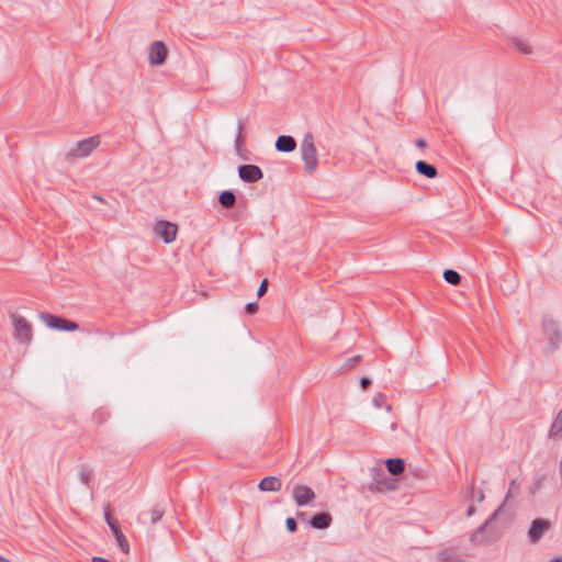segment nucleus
Masks as SVG:
<instances>
[{"label":"nucleus","instance_id":"obj_1","mask_svg":"<svg viewBox=\"0 0 562 562\" xmlns=\"http://www.w3.org/2000/svg\"><path fill=\"white\" fill-rule=\"evenodd\" d=\"M504 504L486 519L476 530L471 535L470 540L474 544H490L497 541L502 537V529L497 527L495 519L502 512Z\"/></svg>","mask_w":562,"mask_h":562},{"label":"nucleus","instance_id":"obj_2","mask_svg":"<svg viewBox=\"0 0 562 562\" xmlns=\"http://www.w3.org/2000/svg\"><path fill=\"white\" fill-rule=\"evenodd\" d=\"M301 155L304 162V170L306 173L312 175L318 168L317 149L314 144V136L312 133H306L301 143Z\"/></svg>","mask_w":562,"mask_h":562},{"label":"nucleus","instance_id":"obj_3","mask_svg":"<svg viewBox=\"0 0 562 562\" xmlns=\"http://www.w3.org/2000/svg\"><path fill=\"white\" fill-rule=\"evenodd\" d=\"M101 143L99 135H93L82 140H79L76 146L65 155V160L72 162L76 158H86L99 147Z\"/></svg>","mask_w":562,"mask_h":562},{"label":"nucleus","instance_id":"obj_4","mask_svg":"<svg viewBox=\"0 0 562 562\" xmlns=\"http://www.w3.org/2000/svg\"><path fill=\"white\" fill-rule=\"evenodd\" d=\"M40 318L44 322V324L55 330L60 331H75L79 329L78 323L70 321L66 317L54 315L47 312L41 313Z\"/></svg>","mask_w":562,"mask_h":562},{"label":"nucleus","instance_id":"obj_5","mask_svg":"<svg viewBox=\"0 0 562 562\" xmlns=\"http://www.w3.org/2000/svg\"><path fill=\"white\" fill-rule=\"evenodd\" d=\"M11 319L14 327V338L22 344H30L32 341L31 324L24 317L15 314H11Z\"/></svg>","mask_w":562,"mask_h":562},{"label":"nucleus","instance_id":"obj_6","mask_svg":"<svg viewBox=\"0 0 562 562\" xmlns=\"http://www.w3.org/2000/svg\"><path fill=\"white\" fill-rule=\"evenodd\" d=\"M552 527V524L548 519L536 518L531 521L528 530V538L532 543L539 542L546 532Z\"/></svg>","mask_w":562,"mask_h":562},{"label":"nucleus","instance_id":"obj_7","mask_svg":"<svg viewBox=\"0 0 562 562\" xmlns=\"http://www.w3.org/2000/svg\"><path fill=\"white\" fill-rule=\"evenodd\" d=\"M374 482L369 486L370 491L384 492L396 488V481L387 477L381 469H374Z\"/></svg>","mask_w":562,"mask_h":562},{"label":"nucleus","instance_id":"obj_8","mask_svg":"<svg viewBox=\"0 0 562 562\" xmlns=\"http://www.w3.org/2000/svg\"><path fill=\"white\" fill-rule=\"evenodd\" d=\"M168 55L167 46L161 41H155L149 46L148 59L150 65L160 66L166 61Z\"/></svg>","mask_w":562,"mask_h":562},{"label":"nucleus","instance_id":"obj_9","mask_svg":"<svg viewBox=\"0 0 562 562\" xmlns=\"http://www.w3.org/2000/svg\"><path fill=\"white\" fill-rule=\"evenodd\" d=\"M238 176L244 182L255 183L263 178V172L260 167L247 164L238 167Z\"/></svg>","mask_w":562,"mask_h":562},{"label":"nucleus","instance_id":"obj_10","mask_svg":"<svg viewBox=\"0 0 562 562\" xmlns=\"http://www.w3.org/2000/svg\"><path fill=\"white\" fill-rule=\"evenodd\" d=\"M155 232L166 244H170L176 239L178 226L168 221H159L155 226Z\"/></svg>","mask_w":562,"mask_h":562},{"label":"nucleus","instance_id":"obj_11","mask_svg":"<svg viewBox=\"0 0 562 562\" xmlns=\"http://www.w3.org/2000/svg\"><path fill=\"white\" fill-rule=\"evenodd\" d=\"M293 498L296 505L302 507L314 501L315 493L310 486L297 484L293 488Z\"/></svg>","mask_w":562,"mask_h":562},{"label":"nucleus","instance_id":"obj_12","mask_svg":"<svg viewBox=\"0 0 562 562\" xmlns=\"http://www.w3.org/2000/svg\"><path fill=\"white\" fill-rule=\"evenodd\" d=\"M331 522L333 517L328 512L316 513L308 520V524L312 528L319 530L329 528Z\"/></svg>","mask_w":562,"mask_h":562},{"label":"nucleus","instance_id":"obj_13","mask_svg":"<svg viewBox=\"0 0 562 562\" xmlns=\"http://www.w3.org/2000/svg\"><path fill=\"white\" fill-rule=\"evenodd\" d=\"M296 140L290 135H280L274 144V147L280 153H292L296 148Z\"/></svg>","mask_w":562,"mask_h":562},{"label":"nucleus","instance_id":"obj_14","mask_svg":"<svg viewBox=\"0 0 562 562\" xmlns=\"http://www.w3.org/2000/svg\"><path fill=\"white\" fill-rule=\"evenodd\" d=\"M281 487L282 481L277 476H266L258 484V488L261 492H279Z\"/></svg>","mask_w":562,"mask_h":562},{"label":"nucleus","instance_id":"obj_15","mask_svg":"<svg viewBox=\"0 0 562 562\" xmlns=\"http://www.w3.org/2000/svg\"><path fill=\"white\" fill-rule=\"evenodd\" d=\"M165 508L161 505L154 506L150 510L143 512L140 514V518L144 519V522L149 521L150 525H155L158 522L162 516L165 515Z\"/></svg>","mask_w":562,"mask_h":562},{"label":"nucleus","instance_id":"obj_16","mask_svg":"<svg viewBox=\"0 0 562 562\" xmlns=\"http://www.w3.org/2000/svg\"><path fill=\"white\" fill-rule=\"evenodd\" d=\"M415 169L416 171L428 178V179H434L437 177L438 175V171H437V168L436 166L431 165V164H428L427 161L425 160H418L416 164H415Z\"/></svg>","mask_w":562,"mask_h":562},{"label":"nucleus","instance_id":"obj_17","mask_svg":"<svg viewBox=\"0 0 562 562\" xmlns=\"http://www.w3.org/2000/svg\"><path fill=\"white\" fill-rule=\"evenodd\" d=\"M387 472L394 476L402 474L405 471V462L401 458H390L385 461Z\"/></svg>","mask_w":562,"mask_h":562},{"label":"nucleus","instance_id":"obj_18","mask_svg":"<svg viewBox=\"0 0 562 562\" xmlns=\"http://www.w3.org/2000/svg\"><path fill=\"white\" fill-rule=\"evenodd\" d=\"M236 194L232 190H225L220 193L218 203L223 209L231 210L236 205Z\"/></svg>","mask_w":562,"mask_h":562},{"label":"nucleus","instance_id":"obj_19","mask_svg":"<svg viewBox=\"0 0 562 562\" xmlns=\"http://www.w3.org/2000/svg\"><path fill=\"white\" fill-rule=\"evenodd\" d=\"M549 437H562V409L558 413L557 418L550 427Z\"/></svg>","mask_w":562,"mask_h":562},{"label":"nucleus","instance_id":"obj_20","mask_svg":"<svg viewBox=\"0 0 562 562\" xmlns=\"http://www.w3.org/2000/svg\"><path fill=\"white\" fill-rule=\"evenodd\" d=\"M112 533L115 537L117 546L120 547L121 551L127 554L130 552V543L126 537L123 535L121 528L119 530L114 529V532Z\"/></svg>","mask_w":562,"mask_h":562},{"label":"nucleus","instance_id":"obj_21","mask_svg":"<svg viewBox=\"0 0 562 562\" xmlns=\"http://www.w3.org/2000/svg\"><path fill=\"white\" fill-rule=\"evenodd\" d=\"M443 279L446 282H448L452 285H458L461 282L460 273L453 269H446L443 271Z\"/></svg>","mask_w":562,"mask_h":562},{"label":"nucleus","instance_id":"obj_22","mask_svg":"<svg viewBox=\"0 0 562 562\" xmlns=\"http://www.w3.org/2000/svg\"><path fill=\"white\" fill-rule=\"evenodd\" d=\"M237 137L235 139V149L237 153H240L243 146H244V135H243V132H244V124L241 121H238V124H237Z\"/></svg>","mask_w":562,"mask_h":562},{"label":"nucleus","instance_id":"obj_23","mask_svg":"<svg viewBox=\"0 0 562 562\" xmlns=\"http://www.w3.org/2000/svg\"><path fill=\"white\" fill-rule=\"evenodd\" d=\"M92 477H93V472L92 470L89 468V467H82L81 471H80V481L87 485L88 487H90V484L92 482Z\"/></svg>","mask_w":562,"mask_h":562},{"label":"nucleus","instance_id":"obj_24","mask_svg":"<svg viewBox=\"0 0 562 562\" xmlns=\"http://www.w3.org/2000/svg\"><path fill=\"white\" fill-rule=\"evenodd\" d=\"M512 44L522 54L531 53L530 46L525 41H522L520 38H516V37L512 38Z\"/></svg>","mask_w":562,"mask_h":562},{"label":"nucleus","instance_id":"obj_25","mask_svg":"<svg viewBox=\"0 0 562 562\" xmlns=\"http://www.w3.org/2000/svg\"><path fill=\"white\" fill-rule=\"evenodd\" d=\"M109 418V413L103 409H97L92 415V420L97 425H102Z\"/></svg>","mask_w":562,"mask_h":562},{"label":"nucleus","instance_id":"obj_26","mask_svg":"<svg viewBox=\"0 0 562 562\" xmlns=\"http://www.w3.org/2000/svg\"><path fill=\"white\" fill-rule=\"evenodd\" d=\"M362 360V356L357 355L346 360V362L342 364L341 369L344 370H350L355 368L360 361Z\"/></svg>","mask_w":562,"mask_h":562},{"label":"nucleus","instance_id":"obj_27","mask_svg":"<svg viewBox=\"0 0 562 562\" xmlns=\"http://www.w3.org/2000/svg\"><path fill=\"white\" fill-rule=\"evenodd\" d=\"M519 492V484L516 480H512L509 484V490L505 496V499L502 504H504L507 499H509L515 493Z\"/></svg>","mask_w":562,"mask_h":562},{"label":"nucleus","instance_id":"obj_28","mask_svg":"<svg viewBox=\"0 0 562 562\" xmlns=\"http://www.w3.org/2000/svg\"><path fill=\"white\" fill-rule=\"evenodd\" d=\"M373 405L378 408L382 407L386 402V395L383 393H378L372 400Z\"/></svg>","mask_w":562,"mask_h":562},{"label":"nucleus","instance_id":"obj_29","mask_svg":"<svg viewBox=\"0 0 562 562\" xmlns=\"http://www.w3.org/2000/svg\"><path fill=\"white\" fill-rule=\"evenodd\" d=\"M285 528L289 532H295L297 530L296 519L293 517H288L285 519Z\"/></svg>","mask_w":562,"mask_h":562},{"label":"nucleus","instance_id":"obj_30","mask_svg":"<svg viewBox=\"0 0 562 562\" xmlns=\"http://www.w3.org/2000/svg\"><path fill=\"white\" fill-rule=\"evenodd\" d=\"M268 286H269L268 279H263L258 288V291H257L258 297H261L267 293Z\"/></svg>","mask_w":562,"mask_h":562},{"label":"nucleus","instance_id":"obj_31","mask_svg":"<svg viewBox=\"0 0 562 562\" xmlns=\"http://www.w3.org/2000/svg\"><path fill=\"white\" fill-rule=\"evenodd\" d=\"M440 562H463L460 558L453 557L450 553H442Z\"/></svg>","mask_w":562,"mask_h":562},{"label":"nucleus","instance_id":"obj_32","mask_svg":"<svg viewBox=\"0 0 562 562\" xmlns=\"http://www.w3.org/2000/svg\"><path fill=\"white\" fill-rule=\"evenodd\" d=\"M258 311V303L257 302H250V303H247L246 306H245V312L249 315H252L255 313H257Z\"/></svg>","mask_w":562,"mask_h":562},{"label":"nucleus","instance_id":"obj_33","mask_svg":"<svg viewBox=\"0 0 562 562\" xmlns=\"http://www.w3.org/2000/svg\"><path fill=\"white\" fill-rule=\"evenodd\" d=\"M104 519H105V522L114 520V518L112 516V509L109 504L104 507Z\"/></svg>","mask_w":562,"mask_h":562},{"label":"nucleus","instance_id":"obj_34","mask_svg":"<svg viewBox=\"0 0 562 562\" xmlns=\"http://www.w3.org/2000/svg\"><path fill=\"white\" fill-rule=\"evenodd\" d=\"M554 337L557 338V342L553 340V338H551L550 340L553 347L557 348L558 344L562 340V334L560 333V330H554Z\"/></svg>","mask_w":562,"mask_h":562},{"label":"nucleus","instance_id":"obj_35","mask_svg":"<svg viewBox=\"0 0 562 562\" xmlns=\"http://www.w3.org/2000/svg\"><path fill=\"white\" fill-rule=\"evenodd\" d=\"M360 385L363 390H367L369 385H371V380L368 376H362L360 379Z\"/></svg>","mask_w":562,"mask_h":562},{"label":"nucleus","instance_id":"obj_36","mask_svg":"<svg viewBox=\"0 0 562 562\" xmlns=\"http://www.w3.org/2000/svg\"><path fill=\"white\" fill-rule=\"evenodd\" d=\"M472 493H473V497L477 501V502H483L484 501V493L482 490H479L477 492H475L474 490H472Z\"/></svg>","mask_w":562,"mask_h":562},{"label":"nucleus","instance_id":"obj_37","mask_svg":"<svg viewBox=\"0 0 562 562\" xmlns=\"http://www.w3.org/2000/svg\"><path fill=\"white\" fill-rule=\"evenodd\" d=\"M108 526L110 527L111 531L114 532V529L115 530H119L120 529V525L119 522L114 519V520H111V521H108L106 522Z\"/></svg>","mask_w":562,"mask_h":562},{"label":"nucleus","instance_id":"obj_38","mask_svg":"<svg viewBox=\"0 0 562 562\" xmlns=\"http://www.w3.org/2000/svg\"><path fill=\"white\" fill-rule=\"evenodd\" d=\"M415 145H416L418 148H420V149H425V148L427 147V143H426V140H425V139H423V138H417V139L415 140Z\"/></svg>","mask_w":562,"mask_h":562},{"label":"nucleus","instance_id":"obj_39","mask_svg":"<svg viewBox=\"0 0 562 562\" xmlns=\"http://www.w3.org/2000/svg\"><path fill=\"white\" fill-rule=\"evenodd\" d=\"M475 513V507L473 505H471L468 509H467V516L470 517L472 516L473 514Z\"/></svg>","mask_w":562,"mask_h":562},{"label":"nucleus","instance_id":"obj_40","mask_svg":"<svg viewBox=\"0 0 562 562\" xmlns=\"http://www.w3.org/2000/svg\"><path fill=\"white\" fill-rule=\"evenodd\" d=\"M306 514L304 512H296V517L301 520L305 519Z\"/></svg>","mask_w":562,"mask_h":562},{"label":"nucleus","instance_id":"obj_41","mask_svg":"<svg viewBox=\"0 0 562 562\" xmlns=\"http://www.w3.org/2000/svg\"><path fill=\"white\" fill-rule=\"evenodd\" d=\"M549 562H562V557H554L553 559H551Z\"/></svg>","mask_w":562,"mask_h":562},{"label":"nucleus","instance_id":"obj_42","mask_svg":"<svg viewBox=\"0 0 562 562\" xmlns=\"http://www.w3.org/2000/svg\"><path fill=\"white\" fill-rule=\"evenodd\" d=\"M93 199H95V200H98V201L103 202V199H102L100 195H97V194H95V195H93Z\"/></svg>","mask_w":562,"mask_h":562},{"label":"nucleus","instance_id":"obj_43","mask_svg":"<svg viewBox=\"0 0 562 562\" xmlns=\"http://www.w3.org/2000/svg\"><path fill=\"white\" fill-rule=\"evenodd\" d=\"M0 562H10V561L3 557H0Z\"/></svg>","mask_w":562,"mask_h":562},{"label":"nucleus","instance_id":"obj_44","mask_svg":"<svg viewBox=\"0 0 562 562\" xmlns=\"http://www.w3.org/2000/svg\"><path fill=\"white\" fill-rule=\"evenodd\" d=\"M387 411H391V405L385 406Z\"/></svg>","mask_w":562,"mask_h":562}]
</instances>
